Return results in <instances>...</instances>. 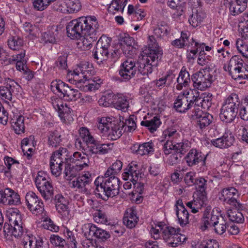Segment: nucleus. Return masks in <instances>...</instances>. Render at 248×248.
Listing matches in <instances>:
<instances>
[{
	"mask_svg": "<svg viewBox=\"0 0 248 248\" xmlns=\"http://www.w3.org/2000/svg\"><path fill=\"white\" fill-rule=\"evenodd\" d=\"M162 57V52L159 50L149 49L146 55L139 58L137 62L128 59L124 61L120 66L119 74L126 80L134 77L136 73L148 75L153 72V67H156L157 62Z\"/></svg>",
	"mask_w": 248,
	"mask_h": 248,
	"instance_id": "f257e3e1",
	"label": "nucleus"
},
{
	"mask_svg": "<svg viewBox=\"0 0 248 248\" xmlns=\"http://www.w3.org/2000/svg\"><path fill=\"white\" fill-rule=\"evenodd\" d=\"M245 9V4L244 3L242 6H240L235 2L231 4L230 7V11L233 16H236L242 13Z\"/></svg>",
	"mask_w": 248,
	"mask_h": 248,
	"instance_id": "bf43d9fd",
	"label": "nucleus"
},
{
	"mask_svg": "<svg viewBox=\"0 0 248 248\" xmlns=\"http://www.w3.org/2000/svg\"><path fill=\"white\" fill-rule=\"evenodd\" d=\"M228 224L223 216L220 217L219 219L214 224V230L215 232L220 235L224 233L227 229Z\"/></svg>",
	"mask_w": 248,
	"mask_h": 248,
	"instance_id": "49530a36",
	"label": "nucleus"
},
{
	"mask_svg": "<svg viewBox=\"0 0 248 248\" xmlns=\"http://www.w3.org/2000/svg\"><path fill=\"white\" fill-rule=\"evenodd\" d=\"M234 140L235 139L232 133L228 132H225L221 137L212 140L211 143L216 147L225 149L231 146Z\"/></svg>",
	"mask_w": 248,
	"mask_h": 248,
	"instance_id": "6ab92c4d",
	"label": "nucleus"
},
{
	"mask_svg": "<svg viewBox=\"0 0 248 248\" xmlns=\"http://www.w3.org/2000/svg\"><path fill=\"white\" fill-rule=\"evenodd\" d=\"M67 55L64 54L59 56L58 60L56 61L55 62L56 65L60 69H66L67 67Z\"/></svg>",
	"mask_w": 248,
	"mask_h": 248,
	"instance_id": "0e129e2a",
	"label": "nucleus"
},
{
	"mask_svg": "<svg viewBox=\"0 0 248 248\" xmlns=\"http://www.w3.org/2000/svg\"><path fill=\"white\" fill-rule=\"evenodd\" d=\"M94 20H97L95 16H82L70 21L66 26L68 37L72 39H78L83 34L87 33L88 31H93L92 27Z\"/></svg>",
	"mask_w": 248,
	"mask_h": 248,
	"instance_id": "20e7f679",
	"label": "nucleus"
},
{
	"mask_svg": "<svg viewBox=\"0 0 248 248\" xmlns=\"http://www.w3.org/2000/svg\"><path fill=\"white\" fill-rule=\"evenodd\" d=\"M168 26L164 21L158 23L157 27L154 30V34L157 38H161L169 33Z\"/></svg>",
	"mask_w": 248,
	"mask_h": 248,
	"instance_id": "c9c22d12",
	"label": "nucleus"
},
{
	"mask_svg": "<svg viewBox=\"0 0 248 248\" xmlns=\"http://www.w3.org/2000/svg\"><path fill=\"white\" fill-rule=\"evenodd\" d=\"M26 202L28 208L33 214H41L44 210L42 200L32 191L28 192L26 195Z\"/></svg>",
	"mask_w": 248,
	"mask_h": 248,
	"instance_id": "9b49d317",
	"label": "nucleus"
},
{
	"mask_svg": "<svg viewBox=\"0 0 248 248\" xmlns=\"http://www.w3.org/2000/svg\"><path fill=\"white\" fill-rule=\"evenodd\" d=\"M43 226L45 229L52 232H57L59 230V226L55 225L50 218H46L44 221Z\"/></svg>",
	"mask_w": 248,
	"mask_h": 248,
	"instance_id": "680f3d73",
	"label": "nucleus"
},
{
	"mask_svg": "<svg viewBox=\"0 0 248 248\" xmlns=\"http://www.w3.org/2000/svg\"><path fill=\"white\" fill-rule=\"evenodd\" d=\"M140 174L138 164L136 162H131L124 169L123 178L124 180H129L133 185H135Z\"/></svg>",
	"mask_w": 248,
	"mask_h": 248,
	"instance_id": "f3484780",
	"label": "nucleus"
},
{
	"mask_svg": "<svg viewBox=\"0 0 248 248\" xmlns=\"http://www.w3.org/2000/svg\"><path fill=\"white\" fill-rule=\"evenodd\" d=\"M240 105V100L238 95L235 93H231L229 95L223 104V105L226 106L227 107L235 108L238 110L239 109Z\"/></svg>",
	"mask_w": 248,
	"mask_h": 248,
	"instance_id": "473e14b6",
	"label": "nucleus"
},
{
	"mask_svg": "<svg viewBox=\"0 0 248 248\" xmlns=\"http://www.w3.org/2000/svg\"><path fill=\"white\" fill-rule=\"evenodd\" d=\"M190 81V75L188 72L186 71L185 67H183L177 78L178 84L176 86V89L180 91L183 89V87L188 86Z\"/></svg>",
	"mask_w": 248,
	"mask_h": 248,
	"instance_id": "b1692460",
	"label": "nucleus"
},
{
	"mask_svg": "<svg viewBox=\"0 0 248 248\" xmlns=\"http://www.w3.org/2000/svg\"><path fill=\"white\" fill-rule=\"evenodd\" d=\"M228 217L232 222L237 224L243 223L245 219L242 213L236 209L229 211Z\"/></svg>",
	"mask_w": 248,
	"mask_h": 248,
	"instance_id": "e433bc0d",
	"label": "nucleus"
},
{
	"mask_svg": "<svg viewBox=\"0 0 248 248\" xmlns=\"http://www.w3.org/2000/svg\"><path fill=\"white\" fill-rule=\"evenodd\" d=\"M156 227L160 229L163 239L169 247H177L183 244L186 240L185 235L179 233L180 229H177L161 223L157 224Z\"/></svg>",
	"mask_w": 248,
	"mask_h": 248,
	"instance_id": "39448f33",
	"label": "nucleus"
},
{
	"mask_svg": "<svg viewBox=\"0 0 248 248\" xmlns=\"http://www.w3.org/2000/svg\"><path fill=\"white\" fill-rule=\"evenodd\" d=\"M213 119L212 115L205 113L196 123L200 129H202L208 126L212 122Z\"/></svg>",
	"mask_w": 248,
	"mask_h": 248,
	"instance_id": "c03bdc74",
	"label": "nucleus"
},
{
	"mask_svg": "<svg viewBox=\"0 0 248 248\" xmlns=\"http://www.w3.org/2000/svg\"><path fill=\"white\" fill-rule=\"evenodd\" d=\"M94 220L97 222L107 224L108 222V217L105 212L101 210H97L93 214Z\"/></svg>",
	"mask_w": 248,
	"mask_h": 248,
	"instance_id": "5fc2aeb1",
	"label": "nucleus"
},
{
	"mask_svg": "<svg viewBox=\"0 0 248 248\" xmlns=\"http://www.w3.org/2000/svg\"><path fill=\"white\" fill-rule=\"evenodd\" d=\"M108 177L105 180L97 177L94 181L96 186L95 194L105 201H108L109 198L115 197L119 193V179L114 176Z\"/></svg>",
	"mask_w": 248,
	"mask_h": 248,
	"instance_id": "7ed1b4c3",
	"label": "nucleus"
},
{
	"mask_svg": "<svg viewBox=\"0 0 248 248\" xmlns=\"http://www.w3.org/2000/svg\"><path fill=\"white\" fill-rule=\"evenodd\" d=\"M120 41L121 42V44H124L123 46H132L138 45L133 37L126 33L121 35Z\"/></svg>",
	"mask_w": 248,
	"mask_h": 248,
	"instance_id": "4d7b16f0",
	"label": "nucleus"
},
{
	"mask_svg": "<svg viewBox=\"0 0 248 248\" xmlns=\"http://www.w3.org/2000/svg\"><path fill=\"white\" fill-rule=\"evenodd\" d=\"M35 183L38 190L42 196L46 201L53 197V187L52 184L46 178V174L43 171H39L35 179Z\"/></svg>",
	"mask_w": 248,
	"mask_h": 248,
	"instance_id": "0eeeda50",
	"label": "nucleus"
},
{
	"mask_svg": "<svg viewBox=\"0 0 248 248\" xmlns=\"http://www.w3.org/2000/svg\"><path fill=\"white\" fill-rule=\"evenodd\" d=\"M13 225L12 236L15 237H20L23 233V229L22 227V220L20 222H12Z\"/></svg>",
	"mask_w": 248,
	"mask_h": 248,
	"instance_id": "6e6d98bb",
	"label": "nucleus"
},
{
	"mask_svg": "<svg viewBox=\"0 0 248 248\" xmlns=\"http://www.w3.org/2000/svg\"><path fill=\"white\" fill-rule=\"evenodd\" d=\"M237 48L239 52L242 54V56L247 57L248 56V46L247 45L243 44L242 41L240 42L237 41L236 42Z\"/></svg>",
	"mask_w": 248,
	"mask_h": 248,
	"instance_id": "774afa93",
	"label": "nucleus"
},
{
	"mask_svg": "<svg viewBox=\"0 0 248 248\" xmlns=\"http://www.w3.org/2000/svg\"><path fill=\"white\" fill-rule=\"evenodd\" d=\"M111 39L105 35H102L98 40L96 44V46L103 49H108L110 46Z\"/></svg>",
	"mask_w": 248,
	"mask_h": 248,
	"instance_id": "864d4df0",
	"label": "nucleus"
},
{
	"mask_svg": "<svg viewBox=\"0 0 248 248\" xmlns=\"http://www.w3.org/2000/svg\"><path fill=\"white\" fill-rule=\"evenodd\" d=\"M81 96L80 93L77 89L68 87L63 94V97L68 101H75L79 98Z\"/></svg>",
	"mask_w": 248,
	"mask_h": 248,
	"instance_id": "4c0bfd02",
	"label": "nucleus"
},
{
	"mask_svg": "<svg viewBox=\"0 0 248 248\" xmlns=\"http://www.w3.org/2000/svg\"><path fill=\"white\" fill-rule=\"evenodd\" d=\"M51 243L56 246L63 248L66 245L65 240L58 235H51L50 237Z\"/></svg>",
	"mask_w": 248,
	"mask_h": 248,
	"instance_id": "052dcab7",
	"label": "nucleus"
},
{
	"mask_svg": "<svg viewBox=\"0 0 248 248\" xmlns=\"http://www.w3.org/2000/svg\"><path fill=\"white\" fill-rule=\"evenodd\" d=\"M238 197V190L233 187H230L223 188L222 190L219 199L224 202L234 206L236 208L240 207L241 205L236 200Z\"/></svg>",
	"mask_w": 248,
	"mask_h": 248,
	"instance_id": "4468645a",
	"label": "nucleus"
},
{
	"mask_svg": "<svg viewBox=\"0 0 248 248\" xmlns=\"http://www.w3.org/2000/svg\"><path fill=\"white\" fill-rule=\"evenodd\" d=\"M20 88V86L14 80L6 78L3 85L0 86V97L3 100L11 101L15 91L19 90Z\"/></svg>",
	"mask_w": 248,
	"mask_h": 248,
	"instance_id": "1a4fd4ad",
	"label": "nucleus"
},
{
	"mask_svg": "<svg viewBox=\"0 0 248 248\" xmlns=\"http://www.w3.org/2000/svg\"><path fill=\"white\" fill-rule=\"evenodd\" d=\"M11 124L16 134H21L24 133V117L22 115H20L18 117H16L15 121L13 119Z\"/></svg>",
	"mask_w": 248,
	"mask_h": 248,
	"instance_id": "72a5a7b5",
	"label": "nucleus"
},
{
	"mask_svg": "<svg viewBox=\"0 0 248 248\" xmlns=\"http://www.w3.org/2000/svg\"><path fill=\"white\" fill-rule=\"evenodd\" d=\"M67 5L72 12L78 11L81 7V4L79 0H70L67 3Z\"/></svg>",
	"mask_w": 248,
	"mask_h": 248,
	"instance_id": "69168bd1",
	"label": "nucleus"
},
{
	"mask_svg": "<svg viewBox=\"0 0 248 248\" xmlns=\"http://www.w3.org/2000/svg\"><path fill=\"white\" fill-rule=\"evenodd\" d=\"M176 215L179 223L182 227L189 223V214L186 209L176 210Z\"/></svg>",
	"mask_w": 248,
	"mask_h": 248,
	"instance_id": "79ce46f5",
	"label": "nucleus"
},
{
	"mask_svg": "<svg viewBox=\"0 0 248 248\" xmlns=\"http://www.w3.org/2000/svg\"><path fill=\"white\" fill-rule=\"evenodd\" d=\"M210 68H205L192 75L191 80L195 88L204 91L210 87L213 76L209 73Z\"/></svg>",
	"mask_w": 248,
	"mask_h": 248,
	"instance_id": "423d86ee",
	"label": "nucleus"
},
{
	"mask_svg": "<svg viewBox=\"0 0 248 248\" xmlns=\"http://www.w3.org/2000/svg\"><path fill=\"white\" fill-rule=\"evenodd\" d=\"M123 167V163L120 160H117L110 166L106 171L105 176L108 178L109 176H115L121 170Z\"/></svg>",
	"mask_w": 248,
	"mask_h": 248,
	"instance_id": "f704fd0d",
	"label": "nucleus"
},
{
	"mask_svg": "<svg viewBox=\"0 0 248 248\" xmlns=\"http://www.w3.org/2000/svg\"><path fill=\"white\" fill-rule=\"evenodd\" d=\"M114 94L112 93H107L103 95L98 100L99 106L105 107L113 106Z\"/></svg>",
	"mask_w": 248,
	"mask_h": 248,
	"instance_id": "a19ab883",
	"label": "nucleus"
},
{
	"mask_svg": "<svg viewBox=\"0 0 248 248\" xmlns=\"http://www.w3.org/2000/svg\"><path fill=\"white\" fill-rule=\"evenodd\" d=\"M129 212V213L127 212L124 214L123 222L127 228L131 229L134 227L137 223L138 217L134 210L130 209Z\"/></svg>",
	"mask_w": 248,
	"mask_h": 248,
	"instance_id": "2f4dec72",
	"label": "nucleus"
},
{
	"mask_svg": "<svg viewBox=\"0 0 248 248\" xmlns=\"http://www.w3.org/2000/svg\"><path fill=\"white\" fill-rule=\"evenodd\" d=\"M93 25L92 28H93V31L91 30L90 31H88L87 33L83 34L82 36L84 37L83 45L84 46H86L87 48H90L92 46L93 43L96 41L98 38V35L97 34L96 30L98 29L99 25L97 20H94Z\"/></svg>",
	"mask_w": 248,
	"mask_h": 248,
	"instance_id": "412c9836",
	"label": "nucleus"
},
{
	"mask_svg": "<svg viewBox=\"0 0 248 248\" xmlns=\"http://www.w3.org/2000/svg\"><path fill=\"white\" fill-rule=\"evenodd\" d=\"M79 70L83 75V78L85 79V80L83 81V84L79 86L81 90L84 92H91L97 90L100 87L103 83V80L101 78L98 77L91 78L90 77V75L87 76V74H85L87 71H84L81 68H79Z\"/></svg>",
	"mask_w": 248,
	"mask_h": 248,
	"instance_id": "9d476101",
	"label": "nucleus"
},
{
	"mask_svg": "<svg viewBox=\"0 0 248 248\" xmlns=\"http://www.w3.org/2000/svg\"><path fill=\"white\" fill-rule=\"evenodd\" d=\"M52 105L59 113V116L62 119L63 118L65 119V114H69L71 113V108L66 103H64L61 99H55L52 102Z\"/></svg>",
	"mask_w": 248,
	"mask_h": 248,
	"instance_id": "bb28decb",
	"label": "nucleus"
},
{
	"mask_svg": "<svg viewBox=\"0 0 248 248\" xmlns=\"http://www.w3.org/2000/svg\"><path fill=\"white\" fill-rule=\"evenodd\" d=\"M87 152L91 154L104 155L108 153L109 149V144L102 143L94 138L91 139L90 142L87 144Z\"/></svg>",
	"mask_w": 248,
	"mask_h": 248,
	"instance_id": "dca6fc26",
	"label": "nucleus"
},
{
	"mask_svg": "<svg viewBox=\"0 0 248 248\" xmlns=\"http://www.w3.org/2000/svg\"><path fill=\"white\" fill-rule=\"evenodd\" d=\"M57 0H32L33 6L38 11H43L46 9L52 2Z\"/></svg>",
	"mask_w": 248,
	"mask_h": 248,
	"instance_id": "09e8293b",
	"label": "nucleus"
},
{
	"mask_svg": "<svg viewBox=\"0 0 248 248\" xmlns=\"http://www.w3.org/2000/svg\"><path fill=\"white\" fill-rule=\"evenodd\" d=\"M207 180L204 178L200 177L195 179L194 184L196 186V196L201 197L202 199H206L207 193L206 189L207 188Z\"/></svg>",
	"mask_w": 248,
	"mask_h": 248,
	"instance_id": "393cba45",
	"label": "nucleus"
},
{
	"mask_svg": "<svg viewBox=\"0 0 248 248\" xmlns=\"http://www.w3.org/2000/svg\"><path fill=\"white\" fill-rule=\"evenodd\" d=\"M154 152V144L152 142H145L140 145L139 155H143Z\"/></svg>",
	"mask_w": 248,
	"mask_h": 248,
	"instance_id": "3c124183",
	"label": "nucleus"
},
{
	"mask_svg": "<svg viewBox=\"0 0 248 248\" xmlns=\"http://www.w3.org/2000/svg\"><path fill=\"white\" fill-rule=\"evenodd\" d=\"M190 147V142L188 140H183L181 142L174 144V151L180 155H184L187 152Z\"/></svg>",
	"mask_w": 248,
	"mask_h": 248,
	"instance_id": "de8ad7c7",
	"label": "nucleus"
},
{
	"mask_svg": "<svg viewBox=\"0 0 248 248\" xmlns=\"http://www.w3.org/2000/svg\"><path fill=\"white\" fill-rule=\"evenodd\" d=\"M189 92H184L180 93L174 102V108L178 112L186 113L194 104L192 100L188 101V95Z\"/></svg>",
	"mask_w": 248,
	"mask_h": 248,
	"instance_id": "f8f14e48",
	"label": "nucleus"
},
{
	"mask_svg": "<svg viewBox=\"0 0 248 248\" xmlns=\"http://www.w3.org/2000/svg\"><path fill=\"white\" fill-rule=\"evenodd\" d=\"M193 201L188 202L186 203V206L191 209V211L193 213H196L199 212L202 207L206 206L205 202L206 199H202L200 198V196H196Z\"/></svg>",
	"mask_w": 248,
	"mask_h": 248,
	"instance_id": "7c9ffc66",
	"label": "nucleus"
},
{
	"mask_svg": "<svg viewBox=\"0 0 248 248\" xmlns=\"http://www.w3.org/2000/svg\"><path fill=\"white\" fill-rule=\"evenodd\" d=\"M211 209L212 208L210 206H207L205 207L203 211L202 217L203 225L201 226V229L203 231L209 228V224H210V219L212 217Z\"/></svg>",
	"mask_w": 248,
	"mask_h": 248,
	"instance_id": "a18cd8bd",
	"label": "nucleus"
},
{
	"mask_svg": "<svg viewBox=\"0 0 248 248\" xmlns=\"http://www.w3.org/2000/svg\"><path fill=\"white\" fill-rule=\"evenodd\" d=\"M76 166H74L73 165L71 164L69 162L65 164L64 170L65 176L68 177H75L78 172L77 169L76 168Z\"/></svg>",
	"mask_w": 248,
	"mask_h": 248,
	"instance_id": "13d9d810",
	"label": "nucleus"
},
{
	"mask_svg": "<svg viewBox=\"0 0 248 248\" xmlns=\"http://www.w3.org/2000/svg\"><path fill=\"white\" fill-rule=\"evenodd\" d=\"M109 55V51L107 49H103L96 47L93 52V57L98 64H103L107 61Z\"/></svg>",
	"mask_w": 248,
	"mask_h": 248,
	"instance_id": "a878e982",
	"label": "nucleus"
},
{
	"mask_svg": "<svg viewBox=\"0 0 248 248\" xmlns=\"http://www.w3.org/2000/svg\"><path fill=\"white\" fill-rule=\"evenodd\" d=\"M67 150L65 148L61 147L58 150L53 152L50 161V166L54 167V164L63 166L64 163L67 164L68 162L67 156Z\"/></svg>",
	"mask_w": 248,
	"mask_h": 248,
	"instance_id": "aec40b11",
	"label": "nucleus"
},
{
	"mask_svg": "<svg viewBox=\"0 0 248 248\" xmlns=\"http://www.w3.org/2000/svg\"><path fill=\"white\" fill-rule=\"evenodd\" d=\"M232 78L234 80L248 79V70L243 66L239 72H237L236 75L232 76Z\"/></svg>",
	"mask_w": 248,
	"mask_h": 248,
	"instance_id": "338daca9",
	"label": "nucleus"
},
{
	"mask_svg": "<svg viewBox=\"0 0 248 248\" xmlns=\"http://www.w3.org/2000/svg\"><path fill=\"white\" fill-rule=\"evenodd\" d=\"M57 33V30L51 28L47 31L42 33V40L45 43H55L56 42V35Z\"/></svg>",
	"mask_w": 248,
	"mask_h": 248,
	"instance_id": "58836bf2",
	"label": "nucleus"
},
{
	"mask_svg": "<svg viewBox=\"0 0 248 248\" xmlns=\"http://www.w3.org/2000/svg\"><path fill=\"white\" fill-rule=\"evenodd\" d=\"M113 107L125 112L129 107L127 97L122 94H114Z\"/></svg>",
	"mask_w": 248,
	"mask_h": 248,
	"instance_id": "cd10ccee",
	"label": "nucleus"
},
{
	"mask_svg": "<svg viewBox=\"0 0 248 248\" xmlns=\"http://www.w3.org/2000/svg\"><path fill=\"white\" fill-rule=\"evenodd\" d=\"M7 216L9 217V221L12 222H20L22 220L21 215L19 214V210L16 208H12L7 212Z\"/></svg>",
	"mask_w": 248,
	"mask_h": 248,
	"instance_id": "8fccbe9b",
	"label": "nucleus"
},
{
	"mask_svg": "<svg viewBox=\"0 0 248 248\" xmlns=\"http://www.w3.org/2000/svg\"><path fill=\"white\" fill-rule=\"evenodd\" d=\"M204 45V43H199L192 38L191 42H189L187 45V51H189L190 54L196 57V54L199 50H203Z\"/></svg>",
	"mask_w": 248,
	"mask_h": 248,
	"instance_id": "37998d69",
	"label": "nucleus"
},
{
	"mask_svg": "<svg viewBox=\"0 0 248 248\" xmlns=\"http://www.w3.org/2000/svg\"><path fill=\"white\" fill-rule=\"evenodd\" d=\"M161 124L159 118L156 116L150 120H146L144 118V120L140 122L141 126L145 127L151 133L156 131Z\"/></svg>",
	"mask_w": 248,
	"mask_h": 248,
	"instance_id": "c85d7f7f",
	"label": "nucleus"
},
{
	"mask_svg": "<svg viewBox=\"0 0 248 248\" xmlns=\"http://www.w3.org/2000/svg\"><path fill=\"white\" fill-rule=\"evenodd\" d=\"M139 49V46H123V51L124 53L127 57H133L136 53L137 49Z\"/></svg>",
	"mask_w": 248,
	"mask_h": 248,
	"instance_id": "e2e57ef3",
	"label": "nucleus"
},
{
	"mask_svg": "<svg viewBox=\"0 0 248 248\" xmlns=\"http://www.w3.org/2000/svg\"><path fill=\"white\" fill-rule=\"evenodd\" d=\"M82 231L87 238H94L103 242L110 237L108 232L92 223L85 224L82 227Z\"/></svg>",
	"mask_w": 248,
	"mask_h": 248,
	"instance_id": "6e6552de",
	"label": "nucleus"
},
{
	"mask_svg": "<svg viewBox=\"0 0 248 248\" xmlns=\"http://www.w3.org/2000/svg\"><path fill=\"white\" fill-rule=\"evenodd\" d=\"M110 118H102L97 125L99 131L106 135L112 140H116L122 135L124 132H131L134 131L136 127L135 120L136 117L134 115L129 116L128 119L123 122L124 117L120 118V123L112 122Z\"/></svg>",
	"mask_w": 248,
	"mask_h": 248,
	"instance_id": "f03ea898",
	"label": "nucleus"
},
{
	"mask_svg": "<svg viewBox=\"0 0 248 248\" xmlns=\"http://www.w3.org/2000/svg\"><path fill=\"white\" fill-rule=\"evenodd\" d=\"M9 47L13 50H17L20 49L23 45V40L16 36H12L7 41Z\"/></svg>",
	"mask_w": 248,
	"mask_h": 248,
	"instance_id": "ea45409f",
	"label": "nucleus"
},
{
	"mask_svg": "<svg viewBox=\"0 0 248 248\" xmlns=\"http://www.w3.org/2000/svg\"><path fill=\"white\" fill-rule=\"evenodd\" d=\"M92 181L91 174L88 172L78 177L76 180L73 181L72 182V187L77 188L78 191L81 193L88 194H89L88 186Z\"/></svg>",
	"mask_w": 248,
	"mask_h": 248,
	"instance_id": "a211bd4d",
	"label": "nucleus"
},
{
	"mask_svg": "<svg viewBox=\"0 0 248 248\" xmlns=\"http://www.w3.org/2000/svg\"><path fill=\"white\" fill-rule=\"evenodd\" d=\"M191 13L190 14L188 22L193 27L196 28L200 25L203 21L205 17V14L201 9L194 8L191 10Z\"/></svg>",
	"mask_w": 248,
	"mask_h": 248,
	"instance_id": "5701e85b",
	"label": "nucleus"
},
{
	"mask_svg": "<svg viewBox=\"0 0 248 248\" xmlns=\"http://www.w3.org/2000/svg\"><path fill=\"white\" fill-rule=\"evenodd\" d=\"M238 109L223 105L219 114L221 120L226 123H232L238 113Z\"/></svg>",
	"mask_w": 248,
	"mask_h": 248,
	"instance_id": "4be33fe9",
	"label": "nucleus"
},
{
	"mask_svg": "<svg viewBox=\"0 0 248 248\" xmlns=\"http://www.w3.org/2000/svg\"><path fill=\"white\" fill-rule=\"evenodd\" d=\"M207 155H205L195 149H192L186 156L185 159L189 167L196 165L201 162L202 166L204 167H206Z\"/></svg>",
	"mask_w": 248,
	"mask_h": 248,
	"instance_id": "2eb2a0df",
	"label": "nucleus"
},
{
	"mask_svg": "<svg viewBox=\"0 0 248 248\" xmlns=\"http://www.w3.org/2000/svg\"><path fill=\"white\" fill-rule=\"evenodd\" d=\"M0 202L5 205H17L20 203L19 194L11 188L0 190Z\"/></svg>",
	"mask_w": 248,
	"mask_h": 248,
	"instance_id": "ddd939ff",
	"label": "nucleus"
},
{
	"mask_svg": "<svg viewBox=\"0 0 248 248\" xmlns=\"http://www.w3.org/2000/svg\"><path fill=\"white\" fill-rule=\"evenodd\" d=\"M80 137L82 138L86 145L90 142L91 139L94 137L91 134L89 129L85 127H81L78 130Z\"/></svg>",
	"mask_w": 248,
	"mask_h": 248,
	"instance_id": "603ef678",
	"label": "nucleus"
},
{
	"mask_svg": "<svg viewBox=\"0 0 248 248\" xmlns=\"http://www.w3.org/2000/svg\"><path fill=\"white\" fill-rule=\"evenodd\" d=\"M47 137V144L49 147L57 148L60 145L62 141L61 135L57 130L49 131Z\"/></svg>",
	"mask_w": 248,
	"mask_h": 248,
	"instance_id": "c756f323",
	"label": "nucleus"
}]
</instances>
